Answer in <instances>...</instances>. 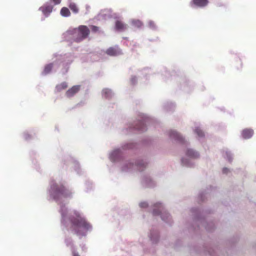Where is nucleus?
<instances>
[{
	"mask_svg": "<svg viewBox=\"0 0 256 256\" xmlns=\"http://www.w3.org/2000/svg\"><path fill=\"white\" fill-rule=\"evenodd\" d=\"M75 215L76 218L71 217L70 218L72 230L78 236H84L87 232L91 228V226L78 212H75Z\"/></svg>",
	"mask_w": 256,
	"mask_h": 256,
	"instance_id": "f257e3e1",
	"label": "nucleus"
},
{
	"mask_svg": "<svg viewBox=\"0 0 256 256\" xmlns=\"http://www.w3.org/2000/svg\"><path fill=\"white\" fill-rule=\"evenodd\" d=\"M90 33V29L86 26H80L76 29L74 34V38L76 42H80L86 38Z\"/></svg>",
	"mask_w": 256,
	"mask_h": 256,
	"instance_id": "f03ea898",
	"label": "nucleus"
},
{
	"mask_svg": "<svg viewBox=\"0 0 256 256\" xmlns=\"http://www.w3.org/2000/svg\"><path fill=\"white\" fill-rule=\"evenodd\" d=\"M51 189L56 196L64 198L70 197L72 192L62 184H54L51 186Z\"/></svg>",
	"mask_w": 256,
	"mask_h": 256,
	"instance_id": "7ed1b4c3",
	"label": "nucleus"
},
{
	"mask_svg": "<svg viewBox=\"0 0 256 256\" xmlns=\"http://www.w3.org/2000/svg\"><path fill=\"white\" fill-rule=\"evenodd\" d=\"M208 0H192L190 6L192 8H204L208 6Z\"/></svg>",
	"mask_w": 256,
	"mask_h": 256,
	"instance_id": "20e7f679",
	"label": "nucleus"
},
{
	"mask_svg": "<svg viewBox=\"0 0 256 256\" xmlns=\"http://www.w3.org/2000/svg\"><path fill=\"white\" fill-rule=\"evenodd\" d=\"M106 53L110 56H116L122 54L121 50L118 46L109 48L106 50Z\"/></svg>",
	"mask_w": 256,
	"mask_h": 256,
	"instance_id": "39448f33",
	"label": "nucleus"
},
{
	"mask_svg": "<svg viewBox=\"0 0 256 256\" xmlns=\"http://www.w3.org/2000/svg\"><path fill=\"white\" fill-rule=\"evenodd\" d=\"M80 90V85L74 86L66 91V94L68 98L72 97L76 94Z\"/></svg>",
	"mask_w": 256,
	"mask_h": 256,
	"instance_id": "423d86ee",
	"label": "nucleus"
},
{
	"mask_svg": "<svg viewBox=\"0 0 256 256\" xmlns=\"http://www.w3.org/2000/svg\"><path fill=\"white\" fill-rule=\"evenodd\" d=\"M40 10L46 16H48L52 12V6L50 5L45 4L40 8Z\"/></svg>",
	"mask_w": 256,
	"mask_h": 256,
	"instance_id": "0eeeda50",
	"label": "nucleus"
},
{
	"mask_svg": "<svg viewBox=\"0 0 256 256\" xmlns=\"http://www.w3.org/2000/svg\"><path fill=\"white\" fill-rule=\"evenodd\" d=\"M68 6L74 14H76L79 12L78 5L72 0H68Z\"/></svg>",
	"mask_w": 256,
	"mask_h": 256,
	"instance_id": "6e6552de",
	"label": "nucleus"
},
{
	"mask_svg": "<svg viewBox=\"0 0 256 256\" xmlns=\"http://www.w3.org/2000/svg\"><path fill=\"white\" fill-rule=\"evenodd\" d=\"M115 28L118 31H124L127 28V26L120 20H116L115 24Z\"/></svg>",
	"mask_w": 256,
	"mask_h": 256,
	"instance_id": "1a4fd4ad",
	"label": "nucleus"
},
{
	"mask_svg": "<svg viewBox=\"0 0 256 256\" xmlns=\"http://www.w3.org/2000/svg\"><path fill=\"white\" fill-rule=\"evenodd\" d=\"M254 134V131L252 129L246 128L242 132V135L244 138L248 139L250 138Z\"/></svg>",
	"mask_w": 256,
	"mask_h": 256,
	"instance_id": "9d476101",
	"label": "nucleus"
},
{
	"mask_svg": "<svg viewBox=\"0 0 256 256\" xmlns=\"http://www.w3.org/2000/svg\"><path fill=\"white\" fill-rule=\"evenodd\" d=\"M170 137L180 140V142H182L183 141L182 136L176 131L171 130L170 132Z\"/></svg>",
	"mask_w": 256,
	"mask_h": 256,
	"instance_id": "9b49d317",
	"label": "nucleus"
},
{
	"mask_svg": "<svg viewBox=\"0 0 256 256\" xmlns=\"http://www.w3.org/2000/svg\"><path fill=\"white\" fill-rule=\"evenodd\" d=\"M186 154L188 156L192 158H197L199 156L198 154L196 152L191 149L188 150Z\"/></svg>",
	"mask_w": 256,
	"mask_h": 256,
	"instance_id": "f8f14e48",
	"label": "nucleus"
},
{
	"mask_svg": "<svg viewBox=\"0 0 256 256\" xmlns=\"http://www.w3.org/2000/svg\"><path fill=\"white\" fill-rule=\"evenodd\" d=\"M68 87V84L66 82H62L56 86V90L58 92H60V91L65 90Z\"/></svg>",
	"mask_w": 256,
	"mask_h": 256,
	"instance_id": "ddd939ff",
	"label": "nucleus"
},
{
	"mask_svg": "<svg viewBox=\"0 0 256 256\" xmlns=\"http://www.w3.org/2000/svg\"><path fill=\"white\" fill-rule=\"evenodd\" d=\"M60 14L62 16L64 17L70 16V12L69 9L66 7H63L60 10Z\"/></svg>",
	"mask_w": 256,
	"mask_h": 256,
	"instance_id": "4468645a",
	"label": "nucleus"
},
{
	"mask_svg": "<svg viewBox=\"0 0 256 256\" xmlns=\"http://www.w3.org/2000/svg\"><path fill=\"white\" fill-rule=\"evenodd\" d=\"M146 124L144 121L138 122L135 128L137 130L144 131L145 130Z\"/></svg>",
	"mask_w": 256,
	"mask_h": 256,
	"instance_id": "2eb2a0df",
	"label": "nucleus"
},
{
	"mask_svg": "<svg viewBox=\"0 0 256 256\" xmlns=\"http://www.w3.org/2000/svg\"><path fill=\"white\" fill-rule=\"evenodd\" d=\"M154 206L158 208V210H156V209H154L153 210V214L154 215L161 214L162 211L160 208H162L161 204L160 203H156L154 205Z\"/></svg>",
	"mask_w": 256,
	"mask_h": 256,
	"instance_id": "dca6fc26",
	"label": "nucleus"
},
{
	"mask_svg": "<svg viewBox=\"0 0 256 256\" xmlns=\"http://www.w3.org/2000/svg\"><path fill=\"white\" fill-rule=\"evenodd\" d=\"M132 24L134 26L138 28H141L143 25L142 22L138 20H133L132 21Z\"/></svg>",
	"mask_w": 256,
	"mask_h": 256,
	"instance_id": "f3484780",
	"label": "nucleus"
},
{
	"mask_svg": "<svg viewBox=\"0 0 256 256\" xmlns=\"http://www.w3.org/2000/svg\"><path fill=\"white\" fill-rule=\"evenodd\" d=\"M52 67H53L52 64H47L44 70V74H47L49 73L51 71Z\"/></svg>",
	"mask_w": 256,
	"mask_h": 256,
	"instance_id": "a211bd4d",
	"label": "nucleus"
},
{
	"mask_svg": "<svg viewBox=\"0 0 256 256\" xmlns=\"http://www.w3.org/2000/svg\"><path fill=\"white\" fill-rule=\"evenodd\" d=\"M102 93L106 98H108L111 96L112 92L110 90L106 88L103 90Z\"/></svg>",
	"mask_w": 256,
	"mask_h": 256,
	"instance_id": "6ab92c4d",
	"label": "nucleus"
},
{
	"mask_svg": "<svg viewBox=\"0 0 256 256\" xmlns=\"http://www.w3.org/2000/svg\"><path fill=\"white\" fill-rule=\"evenodd\" d=\"M194 132L199 137H202L204 136V132L198 128L195 129Z\"/></svg>",
	"mask_w": 256,
	"mask_h": 256,
	"instance_id": "aec40b11",
	"label": "nucleus"
},
{
	"mask_svg": "<svg viewBox=\"0 0 256 256\" xmlns=\"http://www.w3.org/2000/svg\"><path fill=\"white\" fill-rule=\"evenodd\" d=\"M148 27L150 28L154 29L156 28L154 22L152 20H150L148 22Z\"/></svg>",
	"mask_w": 256,
	"mask_h": 256,
	"instance_id": "412c9836",
	"label": "nucleus"
},
{
	"mask_svg": "<svg viewBox=\"0 0 256 256\" xmlns=\"http://www.w3.org/2000/svg\"><path fill=\"white\" fill-rule=\"evenodd\" d=\"M90 26V28L91 29L92 31L94 32H98L99 30V28L96 26L91 25Z\"/></svg>",
	"mask_w": 256,
	"mask_h": 256,
	"instance_id": "4be33fe9",
	"label": "nucleus"
},
{
	"mask_svg": "<svg viewBox=\"0 0 256 256\" xmlns=\"http://www.w3.org/2000/svg\"><path fill=\"white\" fill-rule=\"evenodd\" d=\"M226 157H227V159H228V161L230 162H232V158L230 154L228 152H226Z\"/></svg>",
	"mask_w": 256,
	"mask_h": 256,
	"instance_id": "5701e85b",
	"label": "nucleus"
},
{
	"mask_svg": "<svg viewBox=\"0 0 256 256\" xmlns=\"http://www.w3.org/2000/svg\"><path fill=\"white\" fill-rule=\"evenodd\" d=\"M140 206L141 208H146L148 206V204L146 202H142L140 204Z\"/></svg>",
	"mask_w": 256,
	"mask_h": 256,
	"instance_id": "b1692460",
	"label": "nucleus"
},
{
	"mask_svg": "<svg viewBox=\"0 0 256 256\" xmlns=\"http://www.w3.org/2000/svg\"><path fill=\"white\" fill-rule=\"evenodd\" d=\"M55 4H58L60 3L61 0H52Z\"/></svg>",
	"mask_w": 256,
	"mask_h": 256,
	"instance_id": "393cba45",
	"label": "nucleus"
},
{
	"mask_svg": "<svg viewBox=\"0 0 256 256\" xmlns=\"http://www.w3.org/2000/svg\"><path fill=\"white\" fill-rule=\"evenodd\" d=\"M228 169L226 168H224L222 169V172L224 174H227L228 172Z\"/></svg>",
	"mask_w": 256,
	"mask_h": 256,
	"instance_id": "a878e982",
	"label": "nucleus"
},
{
	"mask_svg": "<svg viewBox=\"0 0 256 256\" xmlns=\"http://www.w3.org/2000/svg\"><path fill=\"white\" fill-rule=\"evenodd\" d=\"M73 256H80V255L77 253L74 252Z\"/></svg>",
	"mask_w": 256,
	"mask_h": 256,
	"instance_id": "bb28decb",
	"label": "nucleus"
},
{
	"mask_svg": "<svg viewBox=\"0 0 256 256\" xmlns=\"http://www.w3.org/2000/svg\"><path fill=\"white\" fill-rule=\"evenodd\" d=\"M140 165H141V164H138V167H140ZM139 170H142V168H139Z\"/></svg>",
	"mask_w": 256,
	"mask_h": 256,
	"instance_id": "cd10ccee",
	"label": "nucleus"
},
{
	"mask_svg": "<svg viewBox=\"0 0 256 256\" xmlns=\"http://www.w3.org/2000/svg\"><path fill=\"white\" fill-rule=\"evenodd\" d=\"M150 238H151V239H152V240H153L154 242H156V240H154V239L152 236H151V237H150Z\"/></svg>",
	"mask_w": 256,
	"mask_h": 256,
	"instance_id": "c85d7f7f",
	"label": "nucleus"
},
{
	"mask_svg": "<svg viewBox=\"0 0 256 256\" xmlns=\"http://www.w3.org/2000/svg\"><path fill=\"white\" fill-rule=\"evenodd\" d=\"M53 194L54 195V198H56V196L57 197H59L60 196H56L54 192H53Z\"/></svg>",
	"mask_w": 256,
	"mask_h": 256,
	"instance_id": "c756f323",
	"label": "nucleus"
},
{
	"mask_svg": "<svg viewBox=\"0 0 256 256\" xmlns=\"http://www.w3.org/2000/svg\"><path fill=\"white\" fill-rule=\"evenodd\" d=\"M162 218L164 220H166L164 219V216H162Z\"/></svg>",
	"mask_w": 256,
	"mask_h": 256,
	"instance_id": "7c9ffc66",
	"label": "nucleus"
},
{
	"mask_svg": "<svg viewBox=\"0 0 256 256\" xmlns=\"http://www.w3.org/2000/svg\"><path fill=\"white\" fill-rule=\"evenodd\" d=\"M62 218H64V214H63V213H62Z\"/></svg>",
	"mask_w": 256,
	"mask_h": 256,
	"instance_id": "2f4dec72",
	"label": "nucleus"
},
{
	"mask_svg": "<svg viewBox=\"0 0 256 256\" xmlns=\"http://www.w3.org/2000/svg\"><path fill=\"white\" fill-rule=\"evenodd\" d=\"M166 218H168L169 216L168 214H166Z\"/></svg>",
	"mask_w": 256,
	"mask_h": 256,
	"instance_id": "473e14b6",
	"label": "nucleus"
},
{
	"mask_svg": "<svg viewBox=\"0 0 256 256\" xmlns=\"http://www.w3.org/2000/svg\"><path fill=\"white\" fill-rule=\"evenodd\" d=\"M142 165H144V167H146V164H142Z\"/></svg>",
	"mask_w": 256,
	"mask_h": 256,
	"instance_id": "72a5a7b5",
	"label": "nucleus"
}]
</instances>
